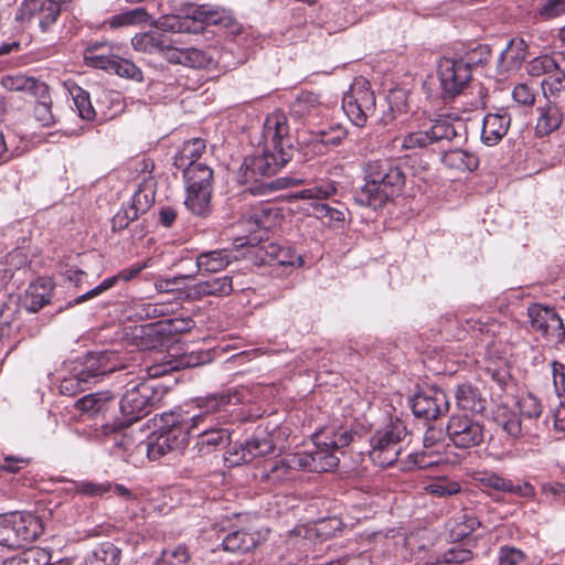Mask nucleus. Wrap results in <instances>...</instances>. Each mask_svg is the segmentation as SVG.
Returning a JSON list of instances; mask_svg holds the SVG:
<instances>
[{"label":"nucleus","mask_w":565,"mask_h":565,"mask_svg":"<svg viewBox=\"0 0 565 565\" xmlns=\"http://www.w3.org/2000/svg\"><path fill=\"white\" fill-rule=\"evenodd\" d=\"M278 212L271 207H262L253 213L250 218L254 221L258 228H269L273 225V220L277 217Z\"/></svg>","instance_id":"obj_63"},{"label":"nucleus","mask_w":565,"mask_h":565,"mask_svg":"<svg viewBox=\"0 0 565 565\" xmlns=\"http://www.w3.org/2000/svg\"><path fill=\"white\" fill-rule=\"evenodd\" d=\"M115 412V401L113 396L108 392H99L96 393V403L94 406L93 415L94 417H102L103 423L98 425L95 423V437L102 438L105 437L100 433V426L104 423H110L109 418L113 417V413Z\"/></svg>","instance_id":"obj_37"},{"label":"nucleus","mask_w":565,"mask_h":565,"mask_svg":"<svg viewBox=\"0 0 565 565\" xmlns=\"http://www.w3.org/2000/svg\"><path fill=\"white\" fill-rule=\"evenodd\" d=\"M61 7L53 0H25L17 12L15 19L24 22L38 19L42 32H47L56 22Z\"/></svg>","instance_id":"obj_16"},{"label":"nucleus","mask_w":565,"mask_h":565,"mask_svg":"<svg viewBox=\"0 0 565 565\" xmlns=\"http://www.w3.org/2000/svg\"><path fill=\"white\" fill-rule=\"evenodd\" d=\"M477 483L486 489H491L505 494H514L523 499H533L535 497V488L526 480L514 484V482L494 471L478 472L475 477Z\"/></svg>","instance_id":"obj_17"},{"label":"nucleus","mask_w":565,"mask_h":565,"mask_svg":"<svg viewBox=\"0 0 565 565\" xmlns=\"http://www.w3.org/2000/svg\"><path fill=\"white\" fill-rule=\"evenodd\" d=\"M298 182V180L289 177L277 178L275 180L252 186L250 193L256 195H265L276 190L287 189L297 184Z\"/></svg>","instance_id":"obj_53"},{"label":"nucleus","mask_w":565,"mask_h":565,"mask_svg":"<svg viewBox=\"0 0 565 565\" xmlns=\"http://www.w3.org/2000/svg\"><path fill=\"white\" fill-rule=\"evenodd\" d=\"M170 35L160 31L138 33L131 39V45L136 51L147 54H161L167 49Z\"/></svg>","instance_id":"obj_30"},{"label":"nucleus","mask_w":565,"mask_h":565,"mask_svg":"<svg viewBox=\"0 0 565 565\" xmlns=\"http://www.w3.org/2000/svg\"><path fill=\"white\" fill-rule=\"evenodd\" d=\"M320 105L319 95L312 92H302L292 103L291 111L300 118L316 116Z\"/></svg>","instance_id":"obj_38"},{"label":"nucleus","mask_w":565,"mask_h":565,"mask_svg":"<svg viewBox=\"0 0 565 565\" xmlns=\"http://www.w3.org/2000/svg\"><path fill=\"white\" fill-rule=\"evenodd\" d=\"M222 17L217 9L209 4L181 3L179 13L160 17L156 23V31L170 33H202L206 25L221 23Z\"/></svg>","instance_id":"obj_6"},{"label":"nucleus","mask_w":565,"mask_h":565,"mask_svg":"<svg viewBox=\"0 0 565 565\" xmlns=\"http://www.w3.org/2000/svg\"><path fill=\"white\" fill-rule=\"evenodd\" d=\"M149 19V14L145 8H136L132 10L125 11L119 14H115L109 18L105 23L109 25L110 29H119L128 25H134L140 22H147Z\"/></svg>","instance_id":"obj_41"},{"label":"nucleus","mask_w":565,"mask_h":565,"mask_svg":"<svg viewBox=\"0 0 565 565\" xmlns=\"http://www.w3.org/2000/svg\"><path fill=\"white\" fill-rule=\"evenodd\" d=\"M441 461V456L429 449L418 452H412L404 462V469H427L437 466Z\"/></svg>","instance_id":"obj_42"},{"label":"nucleus","mask_w":565,"mask_h":565,"mask_svg":"<svg viewBox=\"0 0 565 565\" xmlns=\"http://www.w3.org/2000/svg\"><path fill=\"white\" fill-rule=\"evenodd\" d=\"M43 532L41 520L31 513L0 515V545L19 548L35 541Z\"/></svg>","instance_id":"obj_8"},{"label":"nucleus","mask_w":565,"mask_h":565,"mask_svg":"<svg viewBox=\"0 0 565 565\" xmlns=\"http://www.w3.org/2000/svg\"><path fill=\"white\" fill-rule=\"evenodd\" d=\"M511 126V115L505 108L489 113L483 117L481 141L489 146L498 145L508 134Z\"/></svg>","instance_id":"obj_20"},{"label":"nucleus","mask_w":565,"mask_h":565,"mask_svg":"<svg viewBox=\"0 0 565 565\" xmlns=\"http://www.w3.org/2000/svg\"><path fill=\"white\" fill-rule=\"evenodd\" d=\"M241 397L235 388H227L195 399L199 413L189 420L191 429L201 426L222 425L227 419V409L231 405L239 403Z\"/></svg>","instance_id":"obj_9"},{"label":"nucleus","mask_w":565,"mask_h":565,"mask_svg":"<svg viewBox=\"0 0 565 565\" xmlns=\"http://www.w3.org/2000/svg\"><path fill=\"white\" fill-rule=\"evenodd\" d=\"M154 565H193V563L188 546L178 544L164 548Z\"/></svg>","instance_id":"obj_39"},{"label":"nucleus","mask_w":565,"mask_h":565,"mask_svg":"<svg viewBox=\"0 0 565 565\" xmlns=\"http://www.w3.org/2000/svg\"><path fill=\"white\" fill-rule=\"evenodd\" d=\"M553 382L559 398L565 396V365L561 362H552Z\"/></svg>","instance_id":"obj_64"},{"label":"nucleus","mask_w":565,"mask_h":565,"mask_svg":"<svg viewBox=\"0 0 565 565\" xmlns=\"http://www.w3.org/2000/svg\"><path fill=\"white\" fill-rule=\"evenodd\" d=\"M148 267V263L143 262L141 264H135L129 268H125L120 270L117 275L105 278L98 286L94 287L93 289L86 291L85 294L78 296L74 302L75 303H82L84 301H87L89 299H93L100 294L105 292L106 290L113 288L119 279L124 281H129L137 277L145 268Z\"/></svg>","instance_id":"obj_25"},{"label":"nucleus","mask_w":565,"mask_h":565,"mask_svg":"<svg viewBox=\"0 0 565 565\" xmlns=\"http://www.w3.org/2000/svg\"><path fill=\"white\" fill-rule=\"evenodd\" d=\"M337 193V186L332 182H324L299 192V198L324 201Z\"/></svg>","instance_id":"obj_52"},{"label":"nucleus","mask_w":565,"mask_h":565,"mask_svg":"<svg viewBox=\"0 0 565 565\" xmlns=\"http://www.w3.org/2000/svg\"><path fill=\"white\" fill-rule=\"evenodd\" d=\"M163 426L157 430L160 437L171 446L172 452L181 451L190 438V423L181 414H163L161 417Z\"/></svg>","instance_id":"obj_18"},{"label":"nucleus","mask_w":565,"mask_h":565,"mask_svg":"<svg viewBox=\"0 0 565 565\" xmlns=\"http://www.w3.org/2000/svg\"><path fill=\"white\" fill-rule=\"evenodd\" d=\"M518 409L521 416L531 420L541 416L543 407L536 396L527 394L518 401Z\"/></svg>","instance_id":"obj_50"},{"label":"nucleus","mask_w":565,"mask_h":565,"mask_svg":"<svg viewBox=\"0 0 565 565\" xmlns=\"http://www.w3.org/2000/svg\"><path fill=\"white\" fill-rule=\"evenodd\" d=\"M236 259L233 249L221 248L202 252L196 256V269L203 273H216L225 269Z\"/></svg>","instance_id":"obj_24"},{"label":"nucleus","mask_w":565,"mask_h":565,"mask_svg":"<svg viewBox=\"0 0 565 565\" xmlns=\"http://www.w3.org/2000/svg\"><path fill=\"white\" fill-rule=\"evenodd\" d=\"M544 97L547 102H565V73L559 64L541 83Z\"/></svg>","instance_id":"obj_31"},{"label":"nucleus","mask_w":565,"mask_h":565,"mask_svg":"<svg viewBox=\"0 0 565 565\" xmlns=\"http://www.w3.org/2000/svg\"><path fill=\"white\" fill-rule=\"evenodd\" d=\"M163 395V388L149 381H141L139 383L129 382L119 403L124 418H116L114 423H104L100 426L102 435L110 436L119 434L124 428L151 413L161 402Z\"/></svg>","instance_id":"obj_4"},{"label":"nucleus","mask_w":565,"mask_h":565,"mask_svg":"<svg viewBox=\"0 0 565 565\" xmlns=\"http://www.w3.org/2000/svg\"><path fill=\"white\" fill-rule=\"evenodd\" d=\"M74 105L81 118L90 120L95 116V110L92 106L89 94L83 88L75 86L70 90Z\"/></svg>","instance_id":"obj_47"},{"label":"nucleus","mask_w":565,"mask_h":565,"mask_svg":"<svg viewBox=\"0 0 565 565\" xmlns=\"http://www.w3.org/2000/svg\"><path fill=\"white\" fill-rule=\"evenodd\" d=\"M498 425L512 438H520L524 434H530L531 428L523 424L520 415L512 412H502L497 416Z\"/></svg>","instance_id":"obj_40"},{"label":"nucleus","mask_w":565,"mask_h":565,"mask_svg":"<svg viewBox=\"0 0 565 565\" xmlns=\"http://www.w3.org/2000/svg\"><path fill=\"white\" fill-rule=\"evenodd\" d=\"M537 111L535 130L539 136H547L561 127L563 122L562 103L547 102L545 106L539 107Z\"/></svg>","instance_id":"obj_26"},{"label":"nucleus","mask_w":565,"mask_h":565,"mask_svg":"<svg viewBox=\"0 0 565 565\" xmlns=\"http://www.w3.org/2000/svg\"><path fill=\"white\" fill-rule=\"evenodd\" d=\"M109 72H113L120 77L136 82L143 81L142 71L130 60L121 58L119 56H116L115 61L113 62V67Z\"/></svg>","instance_id":"obj_45"},{"label":"nucleus","mask_w":565,"mask_h":565,"mask_svg":"<svg viewBox=\"0 0 565 565\" xmlns=\"http://www.w3.org/2000/svg\"><path fill=\"white\" fill-rule=\"evenodd\" d=\"M443 162L447 167L459 171H473L479 166V159L475 153L459 148L446 151Z\"/></svg>","instance_id":"obj_34"},{"label":"nucleus","mask_w":565,"mask_h":565,"mask_svg":"<svg viewBox=\"0 0 565 565\" xmlns=\"http://www.w3.org/2000/svg\"><path fill=\"white\" fill-rule=\"evenodd\" d=\"M430 145L433 143L423 122L417 131L409 132L403 138L401 147L405 150L415 151Z\"/></svg>","instance_id":"obj_48"},{"label":"nucleus","mask_w":565,"mask_h":565,"mask_svg":"<svg viewBox=\"0 0 565 565\" xmlns=\"http://www.w3.org/2000/svg\"><path fill=\"white\" fill-rule=\"evenodd\" d=\"M552 312L553 308L540 303H532L527 308V316L532 328L542 334L546 333V326L548 324L550 315H552Z\"/></svg>","instance_id":"obj_44"},{"label":"nucleus","mask_w":565,"mask_h":565,"mask_svg":"<svg viewBox=\"0 0 565 565\" xmlns=\"http://www.w3.org/2000/svg\"><path fill=\"white\" fill-rule=\"evenodd\" d=\"M525 554L513 546H502L499 552L500 565H520L524 562Z\"/></svg>","instance_id":"obj_60"},{"label":"nucleus","mask_w":565,"mask_h":565,"mask_svg":"<svg viewBox=\"0 0 565 565\" xmlns=\"http://www.w3.org/2000/svg\"><path fill=\"white\" fill-rule=\"evenodd\" d=\"M233 291L232 277H213L204 281H199L190 289V294L196 298L206 296L224 297Z\"/></svg>","instance_id":"obj_29"},{"label":"nucleus","mask_w":565,"mask_h":565,"mask_svg":"<svg viewBox=\"0 0 565 565\" xmlns=\"http://www.w3.org/2000/svg\"><path fill=\"white\" fill-rule=\"evenodd\" d=\"M275 449V444L269 434L262 430L244 443L233 445L225 455V461L228 466H239L248 463L258 457L269 455Z\"/></svg>","instance_id":"obj_13"},{"label":"nucleus","mask_w":565,"mask_h":565,"mask_svg":"<svg viewBox=\"0 0 565 565\" xmlns=\"http://www.w3.org/2000/svg\"><path fill=\"white\" fill-rule=\"evenodd\" d=\"M175 366L172 355L164 356L160 362L146 367L145 372L150 377H160L170 372H174Z\"/></svg>","instance_id":"obj_61"},{"label":"nucleus","mask_w":565,"mask_h":565,"mask_svg":"<svg viewBox=\"0 0 565 565\" xmlns=\"http://www.w3.org/2000/svg\"><path fill=\"white\" fill-rule=\"evenodd\" d=\"M446 431L452 445L460 449L477 447L484 438L483 424L468 415H452Z\"/></svg>","instance_id":"obj_12"},{"label":"nucleus","mask_w":565,"mask_h":565,"mask_svg":"<svg viewBox=\"0 0 565 565\" xmlns=\"http://www.w3.org/2000/svg\"><path fill=\"white\" fill-rule=\"evenodd\" d=\"M147 456L151 461L160 460L168 454H172L171 446H168L160 435L153 431L146 443Z\"/></svg>","instance_id":"obj_49"},{"label":"nucleus","mask_w":565,"mask_h":565,"mask_svg":"<svg viewBox=\"0 0 565 565\" xmlns=\"http://www.w3.org/2000/svg\"><path fill=\"white\" fill-rule=\"evenodd\" d=\"M490 53L491 52L489 45L479 44L473 50L459 57V62L462 63L463 66L468 68L472 75V70L475 67L488 63Z\"/></svg>","instance_id":"obj_46"},{"label":"nucleus","mask_w":565,"mask_h":565,"mask_svg":"<svg viewBox=\"0 0 565 565\" xmlns=\"http://www.w3.org/2000/svg\"><path fill=\"white\" fill-rule=\"evenodd\" d=\"M138 218L136 210L130 209L128 205L122 206L111 218V228L114 232L122 231L128 225Z\"/></svg>","instance_id":"obj_56"},{"label":"nucleus","mask_w":565,"mask_h":565,"mask_svg":"<svg viewBox=\"0 0 565 565\" xmlns=\"http://www.w3.org/2000/svg\"><path fill=\"white\" fill-rule=\"evenodd\" d=\"M558 62L554 56L551 55H542L533 58L529 66H527V73L531 76H542L545 77L552 72L555 71V67L557 66Z\"/></svg>","instance_id":"obj_51"},{"label":"nucleus","mask_w":565,"mask_h":565,"mask_svg":"<svg viewBox=\"0 0 565 565\" xmlns=\"http://www.w3.org/2000/svg\"><path fill=\"white\" fill-rule=\"evenodd\" d=\"M194 448L200 456L209 455L225 447L231 440V434L222 425L201 426Z\"/></svg>","instance_id":"obj_22"},{"label":"nucleus","mask_w":565,"mask_h":565,"mask_svg":"<svg viewBox=\"0 0 565 565\" xmlns=\"http://www.w3.org/2000/svg\"><path fill=\"white\" fill-rule=\"evenodd\" d=\"M152 200L153 193H147L139 186V189L134 193L128 206L132 210H136L137 215L139 216L149 210L152 204Z\"/></svg>","instance_id":"obj_57"},{"label":"nucleus","mask_w":565,"mask_h":565,"mask_svg":"<svg viewBox=\"0 0 565 565\" xmlns=\"http://www.w3.org/2000/svg\"><path fill=\"white\" fill-rule=\"evenodd\" d=\"M31 79L23 74L7 75L2 77L1 85L10 92H28Z\"/></svg>","instance_id":"obj_58"},{"label":"nucleus","mask_w":565,"mask_h":565,"mask_svg":"<svg viewBox=\"0 0 565 565\" xmlns=\"http://www.w3.org/2000/svg\"><path fill=\"white\" fill-rule=\"evenodd\" d=\"M110 489V483H97L88 480L74 482L75 492L87 497H100Z\"/></svg>","instance_id":"obj_55"},{"label":"nucleus","mask_w":565,"mask_h":565,"mask_svg":"<svg viewBox=\"0 0 565 565\" xmlns=\"http://www.w3.org/2000/svg\"><path fill=\"white\" fill-rule=\"evenodd\" d=\"M407 436L406 427L403 423H392L385 428L377 430L371 438V449L369 456L371 460L380 467L393 465L401 451L402 441Z\"/></svg>","instance_id":"obj_10"},{"label":"nucleus","mask_w":565,"mask_h":565,"mask_svg":"<svg viewBox=\"0 0 565 565\" xmlns=\"http://www.w3.org/2000/svg\"><path fill=\"white\" fill-rule=\"evenodd\" d=\"M182 172L186 190L185 206L198 216L209 215L212 209L213 170L205 163H189Z\"/></svg>","instance_id":"obj_7"},{"label":"nucleus","mask_w":565,"mask_h":565,"mask_svg":"<svg viewBox=\"0 0 565 565\" xmlns=\"http://www.w3.org/2000/svg\"><path fill=\"white\" fill-rule=\"evenodd\" d=\"M437 75L444 99H452L460 95L472 77L459 58L451 57L440 58Z\"/></svg>","instance_id":"obj_14"},{"label":"nucleus","mask_w":565,"mask_h":565,"mask_svg":"<svg viewBox=\"0 0 565 565\" xmlns=\"http://www.w3.org/2000/svg\"><path fill=\"white\" fill-rule=\"evenodd\" d=\"M121 550L111 542L98 544L85 559L86 565H119Z\"/></svg>","instance_id":"obj_33"},{"label":"nucleus","mask_w":565,"mask_h":565,"mask_svg":"<svg viewBox=\"0 0 565 565\" xmlns=\"http://www.w3.org/2000/svg\"><path fill=\"white\" fill-rule=\"evenodd\" d=\"M456 405L459 409L471 413H481L487 407V399L482 396L480 390L470 383H463L456 387Z\"/></svg>","instance_id":"obj_27"},{"label":"nucleus","mask_w":565,"mask_h":565,"mask_svg":"<svg viewBox=\"0 0 565 565\" xmlns=\"http://www.w3.org/2000/svg\"><path fill=\"white\" fill-rule=\"evenodd\" d=\"M124 369L119 355L115 351L88 352L83 361L78 362L72 373L64 377L60 384L63 395L74 396L89 388L100 377L117 370Z\"/></svg>","instance_id":"obj_5"},{"label":"nucleus","mask_w":565,"mask_h":565,"mask_svg":"<svg viewBox=\"0 0 565 565\" xmlns=\"http://www.w3.org/2000/svg\"><path fill=\"white\" fill-rule=\"evenodd\" d=\"M527 56V44L521 38H513L500 53L497 68L500 75L518 71Z\"/></svg>","instance_id":"obj_23"},{"label":"nucleus","mask_w":565,"mask_h":565,"mask_svg":"<svg viewBox=\"0 0 565 565\" xmlns=\"http://www.w3.org/2000/svg\"><path fill=\"white\" fill-rule=\"evenodd\" d=\"M362 171L364 184L353 193V200L360 206L381 209L405 185L403 169L390 159L369 160Z\"/></svg>","instance_id":"obj_3"},{"label":"nucleus","mask_w":565,"mask_h":565,"mask_svg":"<svg viewBox=\"0 0 565 565\" xmlns=\"http://www.w3.org/2000/svg\"><path fill=\"white\" fill-rule=\"evenodd\" d=\"M375 107L374 92L363 77L355 79L342 98V108L356 127L365 126L367 118L375 113Z\"/></svg>","instance_id":"obj_11"},{"label":"nucleus","mask_w":565,"mask_h":565,"mask_svg":"<svg viewBox=\"0 0 565 565\" xmlns=\"http://www.w3.org/2000/svg\"><path fill=\"white\" fill-rule=\"evenodd\" d=\"M52 282L46 278H39L25 290L23 303L26 310L36 312L50 302Z\"/></svg>","instance_id":"obj_28"},{"label":"nucleus","mask_w":565,"mask_h":565,"mask_svg":"<svg viewBox=\"0 0 565 565\" xmlns=\"http://www.w3.org/2000/svg\"><path fill=\"white\" fill-rule=\"evenodd\" d=\"M386 100L388 111L381 118L385 125L409 111L408 94L402 88L391 89L387 94Z\"/></svg>","instance_id":"obj_35"},{"label":"nucleus","mask_w":565,"mask_h":565,"mask_svg":"<svg viewBox=\"0 0 565 565\" xmlns=\"http://www.w3.org/2000/svg\"><path fill=\"white\" fill-rule=\"evenodd\" d=\"M257 542L258 539L255 533L235 530L223 537L222 547L231 553H247L256 546Z\"/></svg>","instance_id":"obj_32"},{"label":"nucleus","mask_w":565,"mask_h":565,"mask_svg":"<svg viewBox=\"0 0 565 565\" xmlns=\"http://www.w3.org/2000/svg\"><path fill=\"white\" fill-rule=\"evenodd\" d=\"M354 434L335 424L324 426L312 435L313 449L267 460L255 473L260 483L277 486L294 479L295 472H328L338 467L340 455L353 440Z\"/></svg>","instance_id":"obj_1"},{"label":"nucleus","mask_w":565,"mask_h":565,"mask_svg":"<svg viewBox=\"0 0 565 565\" xmlns=\"http://www.w3.org/2000/svg\"><path fill=\"white\" fill-rule=\"evenodd\" d=\"M411 408L417 418L434 420L449 411V398L440 388H428L415 394L411 401Z\"/></svg>","instance_id":"obj_15"},{"label":"nucleus","mask_w":565,"mask_h":565,"mask_svg":"<svg viewBox=\"0 0 565 565\" xmlns=\"http://www.w3.org/2000/svg\"><path fill=\"white\" fill-rule=\"evenodd\" d=\"M205 151V141L201 138H193L183 143L182 149L174 158L177 169H184L189 163H199L196 160Z\"/></svg>","instance_id":"obj_36"},{"label":"nucleus","mask_w":565,"mask_h":565,"mask_svg":"<svg viewBox=\"0 0 565 565\" xmlns=\"http://www.w3.org/2000/svg\"><path fill=\"white\" fill-rule=\"evenodd\" d=\"M180 41L178 39L170 35L167 49H163L160 55L171 64H180L192 68L209 66L210 57L205 52L194 47L179 49L177 47Z\"/></svg>","instance_id":"obj_19"},{"label":"nucleus","mask_w":565,"mask_h":565,"mask_svg":"<svg viewBox=\"0 0 565 565\" xmlns=\"http://www.w3.org/2000/svg\"><path fill=\"white\" fill-rule=\"evenodd\" d=\"M425 490L435 497H450L460 491V484L448 479H438L425 487Z\"/></svg>","instance_id":"obj_54"},{"label":"nucleus","mask_w":565,"mask_h":565,"mask_svg":"<svg viewBox=\"0 0 565 565\" xmlns=\"http://www.w3.org/2000/svg\"><path fill=\"white\" fill-rule=\"evenodd\" d=\"M431 143H446L461 139L463 125L457 120L454 122L449 117L438 116L424 122Z\"/></svg>","instance_id":"obj_21"},{"label":"nucleus","mask_w":565,"mask_h":565,"mask_svg":"<svg viewBox=\"0 0 565 565\" xmlns=\"http://www.w3.org/2000/svg\"><path fill=\"white\" fill-rule=\"evenodd\" d=\"M565 13V0H547L539 10L544 20L557 18Z\"/></svg>","instance_id":"obj_62"},{"label":"nucleus","mask_w":565,"mask_h":565,"mask_svg":"<svg viewBox=\"0 0 565 565\" xmlns=\"http://www.w3.org/2000/svg\"><path fill=\"white\" fill-rule=\"evenodd\" d=\"M472 558V552L460 546H455L448 550L443 556L445 565H460Z\"/></svg>","instance_id":"obj_59"},{"label":"nucleus","mask_w":565,"mask_h":565,"mask_svg":"<svg viewBox=\"0 0 565 565\" xmlns=\"http://www.w3.org/2000/svg\"><path fill=\"white\" fill-rule=\"evenodd\" d=\"M264 147L260 153L247 156L241 167L243 182H257L258 177H270L282 169L294 157L286 115L276 110L268 114L263 127Z\"/></svg>","instance_id":"obj_2"},{"label":"nucleus","mask_w":565,"mask_h":565,"mask_svg":"<svg viewBox=\"0 0 565 565\" xmlns=\"http://www.w3.org/2000/svg\"><path fill=\"white\" fill-rule=\"evenodd\" d=\"M96 47L97 45H87L85 47L83 56L86 65L109 72L117 55L110 54V52H94Z\"/></svg>","instance_id":"obj_43"}]
</instances>
